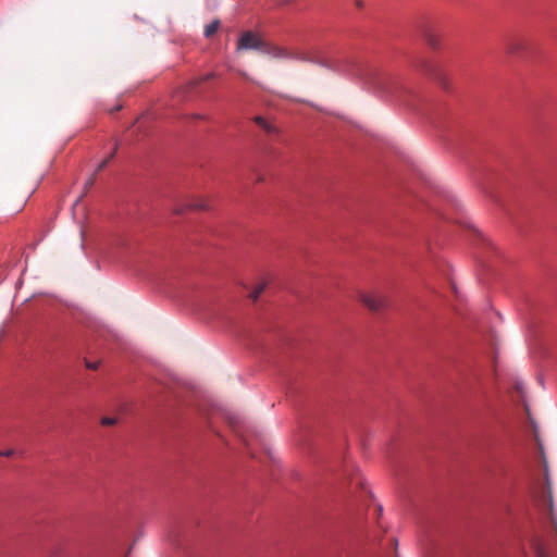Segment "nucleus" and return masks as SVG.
<instances>
[{
  "instance_id": "obj_1",
  "label": "nucleus",
  "mask_w": 557,
  "mask_h": 557,
  "mask_svg": "<svg viewBox=\"0 0 557 557\" xmlns=\"http://www.w3.org/2000/svg\"><path fill=\"white\" fill-rule=\"evenodd\" d=\"M337 73L357 77L373 89L383 90L387 78L376 69L349 57L334 58L321 63Z\"/></svg>"
},
{
  "instance_id": "obj_2",
  "label": "nucleus",
  "mask_w": 557,
  "mask_h": 557,
  "mask_svg": "<svg viewBox=\"0 0 557 557\" xmlns=\"http://www.w3.org/2000/svg\"><path fill=\"white\" fill-rule=\"evenodd\" d=\"M264 48V44L261 38L253 32L247 30L244 32L237 41L236 49L240 50H262Z\"/></svg>"
},
{
  "instance_id": "obj_3",
  "label": "nucleus",
  "mask_w": 557,
  "mask_h": 557,
  "mask_svg": "<svg viewBox=\"0 0 557 557\" xmlns=\"http://www.w3.org/2000/svg\"><path fill=\"white\" fill-rule=\"evenodd\" d=\"M361 301L371 310H380L386 305L385 298L375 294H363Z\"/></svg>"
},
{
  "instance_id": "obj_4",
  "label": "nucleus",
  "mask_w": 557,
  "mask_h": 557,
  "mask_svg": "<svg viewBox=\"0 0 557 557\" xmlns=\"http://www.w3.org/2000/svg\"><path fill=\"white\" fill-rule=\"evenodd\" d=\"M525 50V44L521 39H512L507 44V52L510 54H521Z\"/></svg>"
},
{
  "instance_id": "obj_5",
  "label": "nucleus",
  "mask_w": 557,
  "mask_h": 557,
  "mask_svg": "<svg viewBox=\"0 0 557 557\" xmlns=\"http://www.w3.org/2000/svg\"><path fill=\"white\" fill-rule=\"evenodd\" d=\"M220 27V20H213L212 22H210L209 24H207L205 26V30H203V35L206 38H210L213 34H215V32L218 30V28Z\"/></svg>"
},
{
  "instance_id": "obj_6",
  "label": "nucleus",
  "mask_w": 557,
  "mask_h": 557,
  "mask_svg": "<svg viewBox=\"0 0 557 557\" xmlns=\"http://www.w3.org/2000/svg\"><path fill=\"white\" fill-rule=\"evenodd\" d=\"M425 40L432 49L440 48V37L432 30L426 32Z\"/></svg>"
},
{
  "instance_id": "obj_7",
  "label": "nucleus",
  "mask_w": 557,
  "mask_h": 557,
  "mask_svg": "<svg viewBox=\"0 0 557 557\" xmlns=\"http://www.w3.org/2000/svg\"><path fill=\"white\" fill-rule=\"evenodd\" d=\"M256 123L261 126L267 133H275L276 128L275 126L271 125L264 117L262 116H256L255 117Z\"/></svg>"
},
{
  "instance_id": "obj_8",
  "label": "nucleus",
  "mask_w": 557,
  "mask_h": 557,
  "mask_svg": "<svg viewBox=\"0 0 557 557\" xmlns=\"http://www.w3.org/2000/svg\"><path fill=\"white\" fill-rule=\"evenodd\" d=\"M117 150V144H115L112 152L108 156V158H106L97 168V171H102L107 164L110 162V160L114 157L115 152Z\"/></svg>"
},
{
  "instance_id": "obj_9",
  "label": "nucleus",
  "mask_w": 557,
  "mask_h": 557,
  "mask_svg": "<svg viewBox=\"0 0 557 557\" xmlns=\"http://www.w3.org/2000/svg\"><path fill=\"white\" fill-rule=\"evenodd\" d=\"M264 288H265V284H263V283H262V284H259V285H258V286H257V287H256V288L250 293L249 297H250L253 301H256V300L259 298V296L261 295V293L264 290Z\"/></svg>"
},
{
  "instance_id": "obj_10",
  "label": "nucleus",
  "mask_w": 557,
  "mask_h": 557,
  "mask_svg": "<svg viewBox=\"0 0 557 557\" xmlns=\"http://www.w3.org/2000/svg\"><path fill=\"white\" fill-rule=\"evenodd\" d=\"M264 288H265V284H263V283H262V284H259V285H258V286H257V287H256V288L250 293L249 297H250L253 301H256V300L259 298V296L261 295V293L264 290Z\"/></svg>"
},
{
  "instance_id": "obj_11",
  "label": "nucleus",
  "mask_w": 557,
  "mask_h": 557,
  "mask_svg": "<svg viewBox=\"0 0 557 557\" xmlns=\"http://www.w3.org/2000/svg\"><path fill=\"white\" fill-rule=\"evenodd\" d=\"M191 209H208V205L205 201H197L189 205Z\"/></svg>"
},
{
  "instance_id": "obj_12",
  "label": "nucleus",
  "mask_w": 557,
  "mask_h": 557,
  "mask_svg": "<svg viewBox=\"0 0 557 557\" xmlns=\"http://www.w3.org/2000/svg\"><path fill=\"white\" fill-rule=\"evenodd\" d=\"M115 418H111V417H104L101 419V424L102 425H113L115 423Z\"/></svg>"
},
{
  "instance_id": "obj_13",
  "label": "nucleus",
  "mask_w": 557,
  "mask_h": 557,
  "mask_svg": "<svg viewBox=\"0 0 557 557\" xmlns=\"http://www.w3.org/2000/svg\"><path fill=\"white\" fill-rule=\"evenodd\" d=\"M14 454V450L8 449V450H0V456L10 457Z\"/></svg>"
},
{
  "instance_id": "obj_14",
  "label": "nucleus",
  "mask_w": 557,
  "mask_h": 557,
  "mask_svg": "<svg viewBox=\"0 0 557 557\" xmlns=\"http://www.w3.org/2000/svg\"><path fill=\"white\" fill-rule=\"evenodd\" d=\"M423 71H425L426 73L432 74V72H433L432 65L425 62L423 64Z\"/></svg>"
},
{
  "instance_id": "obj_15",
  "label": "nucleus",
  "mask_w": 557,
  "mask_h": 557,
  "mask_svg": "<svg viewBox=\"0 0 557 557\" xmlns=\"http://www.w3.org/2000/svg\"><path fill=\"white\" fill-rule=\"evenodd\" d=\"M277 55L282 57V58H292V55L289 53H287L286 51H284V50H280Z\"/></svg>"
},
{
  "instance_id": "obj_16",
  "label": "nucleus",
  "mask_w": 557,
  "mask_h": 557,
  "mask_svg": "<svg viewBox=\"0 0 557 557\" xmlns=\"http://www.w3.org/2000/svg\"><path fill=\"white\" fill-rule=\"evenodd\" d=\"M86 367L92 370H96L98 368V363L96 362H87Z\"/></svg>"
},
{
  "instance_id": "obj_17",
  "label": "nucleus",
  "mask_w": 557,
  "mask_h": 557,
  "mask_svg": "<svg viewBox=\"0 0 557 557\" xmlns=\"http://www.w3.org/2000/svg\"><path fill=\"white\" fill-rule=\"evenodd\" d=\"M121 109H122V106H121V104H117V106H115L114 108H112V109L110 110V113L117 112V111H120Z\"/></svg>"
},
{
  "instance_id": "obj_18",
  "label": "nucleus",
  "mask_w": 557,
  "mask_h": 557,
  "mask_svg": "<svg viewBox=\"0 0 557 557\" xmlns=\"http://www.w3.org/2000/svg\"><path fill=\"white\" fill-rule=\"evenodd\" d=\"M212 76H213V74H212V73L207 74V75H205V76L201 78V81H208V79H209V78H211Z\"/></svg>"
},
{
  "instance_id": "obj_19",
  "label": "nucleus",
  "mask_w": 557,
  "mask_h": 557,
  "mask_svg": "<svg viewBox=\"0 0 557 557\" xmlns=\"http://www.w3.org/2000/svg\"><path fill=\"white\" fill-rule=\"evenodd\" d=\"M358 7H362V3L360 1H357Z\"/></svg>"
}]
</instances>
